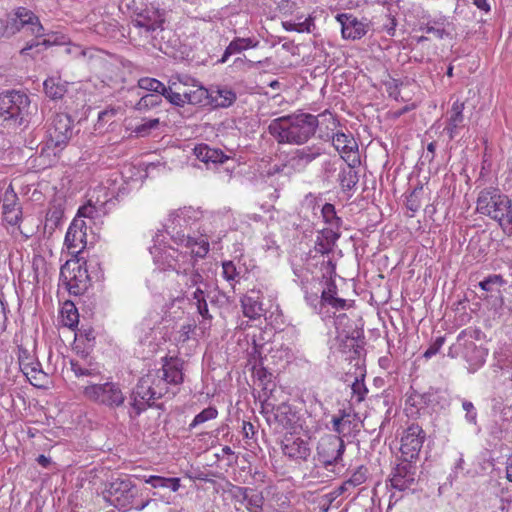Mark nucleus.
<instances>
[{"mask_svg": "<svg viewBox=\"0 0 512 512\" xmlns=\"http://www.w3.org/2000/svg\"><path fill=\"white\" fill-rule=\"evenodd\" d=\"M326 116L330 117L334 126L337 125V120L328 110L319 115L298 111L271 120L268 133L278 144L301 146L315 136L320 124L319 118Z\"/></svg>", "mask_w": 512, "mask_h": 512, "instance_id": "nucleus-1", "label": "nucleus"}, {"mask_svg": "<svg viewBox=\"0 0 512 512\" xmlns=\"http://www.w3.org/2000/svg\"><path fill=\"white\" fill-rule=\"evenodd\" d=\"M186 210H182L175 216L171 217L170 224L167 225V232L170 234L173 242L179 246H183L189 251L182 252L177 259V268L174 271L178 275H187L198 259H203L209 252V241L204 236L192 237L186 234L183 230L179 229L182 227V222L186 221L187 216Z\"/></svg>", "mask_w": 512, "mask_h": 512, "instance_id": "nucleus-2", "label": "nucleus"}, {"mask_svg": "<svg viewBox=\"0 0 512 512\" xmlns=\"http://www.w3.org/2000/svg\"><path fill=\"white\" fill-rule=\"evenodd\" d=\"M37 106L32 105L30 97L24 91L8 90L0 93V119L12 129H26Z\"/></svg>", "mask_w": 512, "mask_h": 512, "instance_id": "nucleus-3", "label": "nucleus"}, {"mask_svg": "<svg viewBox=\"0 0 512 512\" xmlns=\"http://www.w3.org/2000/svg\"><path fill=\"white\" fill-rule=\"evenodd\" d=\"M476 211L499 223L503 232L512 235V201L497 187L482 189L477 197Z\"/></svg>", "mask_w": 512, "mask_h": 512, "instance_id": "nucleus-4", "label": "nucleus"}, {"mask_svg": "<svg viewBox=\"0 0 512 512\" xmlns=\"http://www.w3.org/2000/svg\"><path fill=\"white\" fill-rule=\"evenodd\" d=\"M72 136L73 120L70 115L56 113L48 125L46 141L41 146L39 157L47 159V165L54 164Z\"/></svg>", "mask_w": 512, "mask_h": 512, "instance_id": "nucleus-5", "label": "nucleus"}, {"mask_svg": "<svg viewBox=\"0 0 512 512\" xmlns=\"http://www.w3.org/2000/svg\"><path fill=\"white\" fill-rule=\"evenodd\" d=\"M140 490L129 478H116L105 483L102 491L103 499L121 512L134 509L141 511L146 508L151 499L138 501Z\"/></svg>", "mask_w": 512, "mask_h": 512, "instance_id": "nucleus-6", "label": "nucleus"}, {"mask_svg": "<svg viewBox=\"0 0 512 512\" xmlns=\"http://www.w3.org/2000/svg\"><path fill=\"white\" fill-rule=\"evenodd\" d=\"M26 28L35 36V39L27 42L26 45L21 49V55H30V51L35 50L36 53L47 49L52 45V42L48 39H41L44 34V27L40 23L38 17L33 12L26 8H18L14 16L9 18L4 25V34H15L21 29ZM31 56H33L31 54Z\"/></svg>", "mask_w": 512, "mask_h": 512, "instance_id": "nucleus-7", "label": "nucleus"}, {"mask_svg": "<svg viewBox=\"0 0 512 512\" xmlns=\"http://www.w3.org/2000/svg\"><path fill=\"white\" fill-rule=\"evenodd\" d=\"M165 21V10L151 6L136 12L132 24L139 29V34L144 36L153 48L163 51V46L158 36L164 31L163 25Z\"/></svg>", "mask_w": 512, "mask_h": 512, "instance_id": "nucleus-8", "label": "nucleus"}, {"mask_svg": "<svg viewBox=\"0 0 512 512\" xmlns=\"http://www.w3.org/2000/svg\"><path fill=\"white\" fill-rule=\"evenodd\" d=\"M166 393V388L160 387L153 374L141 377L130 394L129 412L131 418L140 416L148 407H152V400L160 399Z\"/></svg>", "mask_w": 512, "mask_h": 512, "instance_id": "nucleus-9", "label": "nucleus"}, {"mask_svg": "<svg viewBox=\"0 0 512 512\" xmlns=\"http://www.w3.org/2000/svg\"><path fill=\"white\" fill-rule=\"evenodd\" d=\"M59 280L71 295L84 294L90 285L86 262L67 260L60 268Z\"/></svg>", "mask_w": 512, "mask_h": 512, "instance_id": "nucleus-10", "label": "nucleus"}, {"mask_svg": "<svg viewBox=\"0 0 512 512\" xmlns=\"http://www.w3.org/2000/svg\"><path fill=\"white\" fill-rule=\"evenodd\" d=\"M84 395L89 400L111 409L122 406L125 401V396L119 384L114 382L89 385L85 387Z\"/></svg>", "mask_w": 512, "mask_h": 512, "instance_id": "nucleus-11", "label": "nucleus"}, {"mask_svg": "<svg viewBox=\"0 0 512 512\" xmlns=\"http://www.w3.org/2000/svg\"><path fill=\"white\" fill-rule=\"evenodd\" d=\"M345 448L344 440L340 436L325 434L318 441L315 458L328 468L342 461Z\"/></svg>", "mask_w": 512, "mask_h": 512, "instance_id": "nucleus-12", "label": "nucleus"}, {"mask_svg": "<svg viewBox=\"0 0 512 512\" xmlns=\"http://www.w3.org/2000/svg\"><path fill=\"white\" fill-rule=\"evenodd\" d=\"M399 462L392 468L388 478L391 488L398 491H405L416 484L419 472L417 461L399 458Z\"/></svg>", "mask_w": 512, "mask_h": 512, "instance_id": "nucleus-13", "label": "nucleus"}, {"mask_svg": "<svg viewBox=\"0 0 512 512\" xmlns=\"http://www.w3.org/2000/svg\"><path fill=\"white\" fill-rule=\"evenodd\" d=\"M324 144L317 142L302 146L292 151L288 159V165L298 173L304 172L309 165L325 155Z\"/></svg>", "mask_w": 512, "mask_h": 512, "instance_id": "nucleus-14", "label": "nucleus"}, {"mask_svg": "<svg viewBox=\"0 0 512 512\" xmlns=\"http://www.w3.org/2000/svg\"><path fill=\"white\" fill-rule=\"evenodd\" d=\"M425 438L426 434L421 426L415 423L408 426L401 439L400 457L418 461Z\"/></svg>", "mask_w": 512, "mask_h": 512, "instance_id": "nucleus-15", "label": "nucleus"}, {"mask_svg": "<svg viewBox=\"0 0 512 512\" xmlns=\"http://www.w3.org/2000/svg\"><path fill=\"white\" fill-rule=\"evenodd\" d=\"M331 423L332 430L336 433L335 435L340 436L342 439L356 435L360 431V418L351 406L340 409L338 414L332 417Z\"/></svg>", "mask_w": 512, "mask_h": 512, "instance_id": "nucleus-16", "label": "nucleus"}, {"mask_svg": "<svg viewBox=\"0 0 512 512\" xmlns=\"http://www.w3.org/2000/svg\"><path fill=\"white\" fill-rule=\"evenodd\" d=\"M19 366L23 374L34 386H43L48 376L43 371L41 363L26 349L19 350Z\"/></svg>", "mask_w": 512, "mask_h": 512, "instance_id": "nucleus-17", "label": "nucleus"}, {"mask_svg": "<svg viewBox=\"0 0 512 512\" xmlns=\"http://www.w3.org/2000/svg\"><path fill=\"white\" fill-rule=\"evenodd\" d=\"M2 208L3 220L7 224L15 226L20 223L22 220V209L18 205V196L12 185H9L5 190Z\"/></svg>", "mask_w": 512, "mask_h": 512, "instance_id": "nucleus-18", "label": "nucleus"}, {"mask_svg": "<svg viewBox=\"0 0 512 512\" xmlns=\"http://www.w3.org/2000/svg\"><path fill=\"white\" fill-rule=\"evenodd\" d=\"M336 19L341 25V33L345 39H360L367 32L365 24L352 14L341 13L336 16Z\"/></svg>", "mask_w": 512, "mask_h": 512, "instance_id": "nucleus-19", "label": "nucleus"}, {"mask_svg": "<svg viewBox=\"0 0 512 512\" xmlns=\"http://www.w3.org/2000/svg\"><path fill=\"white\" fill-rule=\"evenodd\" d=\"M164 361L162 366V376L155 378L156 382L160 386L162 381L168 384L179 385L184 381L183 377V363L179 359L167 358L162 359Z\"/></svg>", "mask_w": 512, "mask_h": 512, "instance_id": "nucleus-20", "label": "nucleus"}, {"mask_svg": "<svg viewBox=\"0 0 512 512\" xmlns=\"http://www.w3.org/2000/svg\"><path fill=\"white\" fill-rule=\"evenodd\" d=\"M282 451L285 456L296 461H307L311 455L308 441L300 437L286 438L282 444Z\"/></svg>", "mask_w": 512, "mask_h": 512, "instance_id": "nucleus-21", "label": "nucleus"}, {"mask_svg": "<svg viewBox=\"0 0 512 512\" xmlns=\"http://www.w3.org/2000/svg\"><path fill=\"white\" fill-rule=\"evenodd\" d=\"M332 145L341 153V158L348 162L358 155V145L351 133L337 132L332 135Z\"/></svg>", "mask_w": 512, "mask_h": 512, "instance_id": "nucleus-22", "label": "nucleus"}, {"mask_svg": "<svg viewBox=\"0 0 512 512\" xmlns=\"http://www.w3.org/2000/svg\"><path fill=\"white\" fill-rule=\"evenodd\" d=\"M153 255L154 262L160 270H173L177 268V259L180 251L173 247H166L164 249L156 248L150 250Z\"/></svg>", "mask_w": 512, "mask_h": 512, "instance_id": "nucleus-23", "label": "nucleus"}, {"mask_svg": "<svg viewBox=\"0 0 512 512\" xmlns=\"http://www.w3.org/2000/svg\"><path fill=\"white\" fill-rule=\"evenodd\" d=\"M359 163V155H354L353 158L348 161V165L340 169L338 182L343 192H349L357 185L359 177L355 166Z\"/></svg>", "mask_w": 512, "mask_h": 512, "instance_id": "nucleus-24", "label": "nucleus"}, {"mask_svg": "<svg viewBox=\"0 0 512 512\" xmlns=\"http://www.w3.org/2000/svg\"><path fill=\"white\" fill-rule=\"evenodd\" d=\"M193 154L198 160L207 165L221 164L228 159V156L221 149L212 148L205 143L197 144L193 149Z\"/></svg>", "mask_w": 512, "mask_h": 512, "instance_id": "nucleus-25", "label": "nucleus"}, {"mask_svg": "<svg viewBox=\"0 0 512 512\" xmlns=\"http://www.w3.org/2000/svg\"><path fill=\"white\" fill-rule=\"evenodd\" d=\"M464 103L455 101L452 104L450 110V116L447 119V125L444 128V131L448 134L450 140H453L459 132V129L464 127Z\"/></svg>", "mask_w": 512, "mask_h": 512, "instance_id": "nucleus-26", "label": "nucleus"}, {"mask_svg": "<svg viewBox=\"0 0 512 512\" xmlns=\"http://www.w3.org/2000/svg\"><path fill=\"white\" fill-rule=\"evenodd\" d=\"M488 352L485 348L477 346L474 342L469 341L465 344L463 357L469 364V372L477 371L486 361Z\"/></svg>", "mask_w": 512, "mask_h": 512, "instance_id": "nucleus-27", "label": "nucleus"}, {"mask_svg": "<svg viewBox=\"0 0 512 512\" xmlns=\"http://www.w3.org/2000/svg\"><path fill=\"white\" fill-rule=\"evenodd\" d=\"M241 306L246 317L250 319L259 318L264 311L260 301V291L250 290L241 298Z\"/></svg>", "mask_w": 512, "mask_h": 512, "instance_id": "nucleus-28", "label": "nucleus"}, {"mask_svg": "<svg viewBox=\"0 0 512 512\" xmlns=\"http://www.w3.org/2000/svg\"><path fill=\"white\" fill-rule=\"evenodd\" d=\"M258 45L259 41L255 37H236L226 47L222 57L218 60V62L225 63L230 56L241 54L243 51L256 48Z\"/></svg>", "mask_w": 512, "mask_h": 512, "instance_id": "nucleus-29", "label": "nucleus"}, {"mask_svg": "<svg viewBox=\"0 0 512 512\" xmlns=\"http://www.w3.org/2000/svg\"><path fill=\"white\" fill-rule=\"evenodd\" d=\"M274 421L281 429L291 430L295 428L298 416L290 405L282 403L274 409Z\"/></svg>", "mask_w": 512, "mask_h": 512, "instance_id": "nucleus-30", "label": "nucleus"}, {"mask_svg": "<svg viewBox=\"0 0 512 512\" xmlns=\"http://www.w3.org/2000/svg\"><path fill=\"white\" fill-rule=\"evenodd\" d=\"M337 285L334 280L330 279L326 282V288L321 292L320 306L329 305L335 310H344L347 302L343 298L337 297Z\"/></svg>", "mask_w": 512, "mask_h": 512, "instance_id": "nucleus-31", "label": "nucleus"}, {"mask_svg": "<svg viewBox=\"0 0 512 512\" xmlns=\"http://www.w3.org/2000/svg\"><path fill=\"white\" fill-rule=\"evenodd\" d=\"M84 226L83 220L74 219L66 232L65 245L69 250H73V253L77 252L76 249L83 243L86 236V233L83 231Z\"/></svg>", "mask_w": 512, "mask_h": 512, "instance_id": "nucleus-32", "label": "nucleus"}, {"mask_svg": "<svg viewBox=\"0 0 512 512\" xmlns=\"http://www.w3.org/2000/svg\"><path fill=\"white\" fill-rule=\"evenodd\" d=\"M164 96L172 105L183 107L187 103L186 92H181V78L177 77V81L171 79L169 81L166 91H163Z\"/></svg>", "mask_w": 512, "mask_h": 512, "instance_id": "nucleus-33", "label": "nucleus"}, {"mask_svg": "<svg viewBox=\"0 0 512 512\" xmlns=\"http://www.w3.org/2000/svg\"><path fill=\"white\" fill-rule=\"evenodd\" d=\"M236 93L227 87H218L216 90L210 91V104L215 107L226 108L236 101Z\"/></svg>", "mask_w": 512, "mask_h": 512, "instance_id": "nucleus-34", "label": "nucleus"}, {"mask_svg": "<svg viewBox=\"0 0 512 512\" xmlns=\"http://www.w3.org/2000/svg\"><path fill=\"white\" fill-rule=\"evenodd\" d=\"M43 88L46 96L51 100L62 99L67 92L66 82L62 81L60 77H49L43 83Z\"/></svg>", "mask_w": 512, "mask_h": 512, "instance_id": "nucleus-35", "label": "nucleus"}, {"mask_svg": "<svg viewBox=\"0 0 512 512\" xmlns=\"http://www.w3.org/2000/svg\"><path fill=\"white\" fill-rule=\"evenodd\" d=\"M143 481L147 484H150L155 489L167 488L173 492L179 490L180 478L178 477H163L159 475H150L149 477H144Z\"/></svg>", "mask_w": 512, "mask_h": 512, "instance_id": "nucleus-36", "label": "nucleus"}, {"mask_svg": "<svg viewBox=\"0 0 512 512\" xmlns=\"http://www.w3.org/2000/svg\"><path fill=\"white\" fill-rule=\"evenodd\" d=\"M433 394L431 393H419L417 391H413L406 400V404L416 408V411H412L411 409H406L408 415L413 416L418 414L421 409H424L430 405L432 402Z\"/></svg>", "mask_w": 512, "mask_h": 512, "instance_id": "nucleus-37", "label": "nucleus"}, {"mask_svg": "<svg viewBox=\"0 0 512 512\" xmlns=\"http://www.w3.org/2000/svg\"><path fill=\"white\" fill-rule=\"evenodd\" d=\"M449 26L450 23L445 18H440L438 20L428 22L422 29L426 33L434 34L438 39H443L444 37L450 36V33L447 30Z\"/></svg>", "mask_w": 512, "mask_h": 512, "instance_id": "nucleus-38", "label": "nucleus"}, {"mask_svg": "<svg viewBox=\"0 0 512 512\" xmlns=\"http://www.w3.org/2000/svg\"><path fill=\"white\" fill-rule=\"evenodd\" d=\"M321 213L325 223H327L332 228L339 230L342 225V220L337 216L335 206L333 204L325 203L322 207Z\"/></svg>", "mask_w": 512, "mask_h": 512, "instance_id": "nucleus-39", "label": "nucleus"}, {"mask_svg": "<svg viewBox=\"0 0 512 512\" xmlns=\"http://www.w3.org/2000/svg\"><path fill=\"white\" fill-rule=\"evenodd\" d=\"M218 416V411L215 407L209 406L198 413L192 422L189 424V431H192L198 425L203 424L209 420H213Z\"/></svg>", "mask_w": 512, "mask_h": 512, "instance_id": "nucleus-40", "label": "nucleus"}, {"mask_svg": "<svg viewBox=\"0 0 512 512\" xmlns=\"http://www.w3.org/2000/svg\"><path fill=\"white\" fill-rule=\"evenodd\" d=\"M264 501L263 493L252 489V492H250L245 501L246 509L249 512H262Z\"/></svg>", "mask_w": 512, "mask_h": 512, "instance_id": "nucleus-41", "label": "nucleus"}, {"mask_svg": "<svg viewBox=\"0 0 512 512\" xmlns=\"http://www.w3.org/2000/svg\"><path fill=\"white\" fill-rule=\"evenodd\" d=\"M138 86L141 89L155 92L162 95L163 91H166V86L159 80L150 77H142L138 80Z\"/></svg>", "mask_w": 512, "mask_h": 512, "instance_id": "nucleus-42", "label": "nucleus"}, {"mask_svg": "<svg viewBox=\"0 0 512 512\" xmlns=\"http://www.w3.org/2000/svg\"><path fill=\"white\" fill-rule=\"evenodd\" d=\"M193 87H195L194 90L186 92L188 104H202L204 100L210 99V92L206 88L196 85H193Z\"/></svg>", "mask_w": 512, "mask_h": 512, "instance_id": "nucleus-43", "label": "nucleus"}, {"mask_svg": "<svg viewBox=\"0 0 512 512\" xmlns=\"http://www.w3.org/2000/svg\"><path fill=\"white\" fill-rule=\"evenodd\" d=\"M379 2H381L383 4V6L387 7L388 13L386 16L391 21V26L387 29V32L390 35H393L394 31H395V26H396L395 14H397V12H398V9H399L398 4H399L400 0H379Z\"/></svg>", "mask_w": 512, "mask_h": 512, "instance_id": "nucleus-44", "label": "nucleus"}, {"mask_svg": "<svg viewBox=\"0 0 512 512\" xmlns=\"http://www.w3.org/2000/svg\"><path fill=\"white\" fill-rule=\"evenodd\" d=\"M507 284V281L502 277L500 274H492L486 277L484 280L479 282V287L486 291L491 292L493 291L494 286H504Z\"/></svg>", "mask_w": 512, "mask_h": 512, "instance_id": "nucleus-45", "label": "nucleus"}, {"mask_svg": "<svg viewBox=\"0 0 512 512\" xmlns=\"http://www.w3.org/2000/svg\"><path fill=\"white\" fill-rule=\"evenodd\" d=\"M222 269V276L226 281L230 282L232 285L239 281L240 272L237 270L233 261H224L222 263Z\"/></svg>", "mask_w": 512, "mask_h": 512, "instance_id": "nucleus-46", "label": "nucleus"}, {"mask_svg": "<svg viewBox=\"0 0 512 512\" xmlns=\"http://www.w3.org/2000/svg\"><path fill=\"white\" fill-rule=\"evenodd\" d=\"M159 123L158 118L144 120L143 123L135 126L133 133H135L137 137H146L151 133V130L159 126Z\"/></svg>", "mask_w": 512, "mask_h": 512, "instance_id": "nucleus-47", "label": "nucleus"}, {"mask_svg": "<svg viewBox=\"0 0 512 512\" xmlns=\"http://www.w3.org/2000/svg\"><path fill=\"white\" fill-rule=\"evenodd\" d=\"M351 389L355 401L357 403H361L368 393V389L364 383V375H362L361 378H355V381L351 385Z\"/></svg>", "mask_w": 512, "mask_h": 512, "instance_id": "nucleus-48", "label": "nucleus"}, {"mask_svg": "<svg viewBox=\"0 0 512 512\" xmlns=\"http://www.w3.org/2000/svg\"><path fill=\"white\" fill-rule=\"evenodd\" d=\"M161 103V98L159 95L155 94H147L140 98L137 102L135 108L139 111L148 110L151 107H155Z\"/></svg>", "mask_w": 512, "mask_h": 512, "instance_id": "nucleus-49", "label": "nucleus"}, {"mask_svg": "<svg viewBox=\"0 0 512 512\" xmlns=\"http://www.w3.org/2000/svg\"><path fill=\"white\" fill-rule=\"evenodd\" d=\"M461 404H462V409L465 411L466 422L471 425H477L478 413H477V409L474 406V404L467 399H462Z\"/></svg>", "mask_w": 512, "mask_h": 512, "instance_id": "nucleus-50", "label": "nucleus"}, {"mask_svg": "<svg viewBox=\"0 0 512 512\" xmlns=\"http://www.w3.org/2000/svg\"><path fill=\"white\" fill-rule=\"evenodd\" d=\"M367 479V468L360 466L344 483L343 489H346V486L356 487L364 483Z\"/></svg>", "mask_w": 512, "mask_h": 512, "instance_id": "nucleus-51", "label": "nucleus"}, {"mask_svg": "<svg viewBox=\"0 0 512 512\" xmlns=\"http://www.w3.org/2000/svg\"><path fill=\"white\" fill-rule=\"evenodd\" d=\"M261 60L248 59L245 55L236 57L233 61L232 66L238 70L248 71L260 65Z\"/></svg>", "mask_w": 512, "mask_h": 512, "instance_id": "nucleus-52", "label": "nucleus"}, {"mask_svg": "<svg viewBox=\"0 0 512 512\" xmlns=\"http://www.w3.org/2000/svg\"><path fill=\"white\" fill-rule=\"evenodd\" d=\"M311 25H313V20L311 18H308L305 21L299 23H294L291 21L283 22V27L285 30L296 31L299 33L311 32Z\"/></svg>", "mask_w": 512, "mask_h": 512, "instance_id": "nucleus-53", "label": "nucleus"}, {"mask_svg": "<svg viewBox=\"0 0 512 512\" xmlns=\"http://www.w3.org/2000/svg\"><path fill=\"white\" fill-rule=\"evenodd\" d=\"M230 485H231V488L229 489L230 495L233 500H235L239 503H244L247 499V496L250 494V492H252V488H249V487H242V486H237L234 484H230Z\"/></svg>", "mask_w": 512, "mask_h": 512, "instance_id": "nucleus-54", "label": "nucleus"}, {"mask_svg": "<svg viewBox=\"0 0 512 512\" xmlns=\"http://www.w3.org/2000/svg\"><path fill=\"white\" fill-rule=\"evenodd\" d=\"M184 276L187 277L185 282V286L187 288L195 287L204 281V278L200 272L194 268H192L189 272H187V275Z\"/></svg>", "mask_w": 512, "mask_h": 512, "instance_id": "nucleus-55", "label": "nucleus"}, {"mask_svg": "<svg viewBox=\"0 0 512 512\" xmlns=\"http://www.w3.org/2000/svg\"><path fill=\"white\" fill-rule=\"evenodd\" d=\"M62 218V211L58 209L49 210L46 216V226H50L51 229L57 227Z\"/></svg>", "mask_w": 512, "mask_h": 512, "instance_id": "nucleus-56", "label": "nucleus"}, {"mask_svg": "<svg viewBox=\"0 0 512 512\" xmlns=\"http://www.w3.org/2000/svg\"><path fill=\"white\" fill-rule=\"evenodd\" d=\"M445 342V337L440 336L437 337L429 346V348L424 352L425 358H431L436 355Z\"/></svg>", "mask_w": 512, "mask_h": 512, "instance_id": "nucleus-57", "label": "nucleus"}, {"mask_svg": "<svg viewBox=\"0 0 512 512\" xmlns=\"http://www.w3.org/2000/svg\"><path fill=\"white\" fill-rule=\"evenodd\" d=\"M333 245L330 244L327 240L322 239L320 236L317 237V240L315 242V251L317 253H320L322 255L329 254L333 250Z\"/></svg>", "mask_w": 512, "mask_h": 512, "instance_id": "nucleus-58", "label": "nucleus"}, {"mask_svg": "<svg viewBox=\"0 0 512 512\" xmlns=\"http://www.w3.org/2000/svg\"><path fill=\"white\" fill-rule=\"evenodd\" d=\"M241 433L243 438L246 440V443L250 445L249 440H252L256 434L255 426L251 422L244 420L242 422Z\"/></svg>", "mask_w": 512, "mask_h": 512, "instance_id": "nucleus-59", "label": "nucleus"}, {"mask_svg": "<svg viewBox=\"0 0 512 512\" xmlns=\"http://www.w3.org/2000/svg\"><path fill=\"white\" fill-rule=\"evenodd\" d=\"M320 237L322 239L327 240L330 244H332L334 246L336 241L340 237V233L336 230V228H332L330 226V228L323 229L321 231V236Z\"/></svg>", "mask_w": 512, "mask_h": 512, "instance_id": "nucleus-60", "label": "nucleus"}, {"mask_svg": "<svg viewBox=\"0 0 512 512\" xmlns=\"http://www.w3.org/2000/svg\"><path fill=\"white\" fill-rule=\"evenodd\" d=\"M8 312L9 310L7 304L0 298V332H3L6 329Z\"/></svg>", "mask_w": 512, "mask_h": 512, "instance_id": "nucleus-61", "label": "nucleus"}, {"mask_svg": "<svg viewBox=\"0 0 512 512\" xmlns=\"http://www.w3.org/2000/svg\"><path fill=\"white\" fill-rule=\"evenodd\" d=\"M70 366L71 370L77 377L92 375V372L89 369L83 368L76 360H71Z\"/></svg>", "mask_w": 512, "mask_h": 512, "instance_id": "nucleus-62", "label": "nucleus"}, {"mask_svg": "<svg viewBox=\"0 0 512 512\" xmlns=\"http://www.w3.org/2000/svg\"><path fill=\"white\" fill-rule=\"evenodd\" d=\"M198 313L202 316L204 320H211L212 316L209 313L207 301H202L196 304Z\"/></svg>", "mask_w": 512, "mask_h": 512, "instance_id": "nucleus-63", "label": "nucleus"}, {"mask_svg": "<svg viewBox=\"0 0 512 512\" xmlns=\"http://www.w3.org/2000/svg\"><path fill=\"white\" fill-rule=\"evenodd\" d=\"M78 312L76 309H70L68 312H67V317H66V321H65V325L72 328L77 322H78Z\"/></svg>", "mask_w": 512, "mask_h": 512, "instance_id": "nucleus-64", "label": "nucleus"}]
</instances>
